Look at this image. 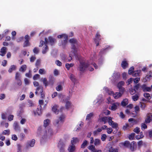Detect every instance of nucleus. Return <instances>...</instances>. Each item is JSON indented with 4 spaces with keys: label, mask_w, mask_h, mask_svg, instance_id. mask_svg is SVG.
<instances>
[{
    "label": "nucleus",
    "mask_w": 152,
    "mask_h": 152,
    "mask_svg": "<svg viewBox=\"0 0 152 152\" xmlns=\"http://www.w3.org/2000/svg\"><path fill=\"white\" fill-rule=\"evenodd\" d=\"M69 42L71 44L72 49V52L74 55H75L76 53H77V50L76 48L75 45L77 44V40L75 39H69Z\"/></svg>",
    "instance_id": "nucleus-1"
},
{
    "label": "nucleus",
    "mask_w": 152,
    "mask_h": 152,
    "mask_svg": "<svg viewBox=\"0 0 152 152\" xmlns=\"http://www.w3.org/2000/svg\"><path fill=\"white\" fill-rule=\"evenodd\" d=\"M88 66V63L81 61L80 62L79 66L78 68L80 71L83 72Z\"/></svg>",
    "instance_id": "nucleus-2"
},
{
    "label": "nucleus",
    "mask_w": 152,
    "mask_h": 152,
    "mask_svg": "<svg viewBox=\"0 0 152 152\" xmlns=\"http://www.w3.org/2000/svg\"><path fill=\"white\" fill-rule=\"evenodd\" d=\"M108 117L106 116H104L102 117L99 118L98 119V121L99 122H103L104 124H105L108 122Z\"/></svg>",
    "instance_id": "nucleus-3"
},
{
    "label": "nucleus",
    "mask_w": 152,
    "mask_h": 152,
    "mask_svg": "<svg viewBox=\"0 0 152 152\" xmlns=\"http://www.w3.org/2000/svg\"><path fill=\"white\" fill-rule=\"evenodd\" d=\"M25 39L26 40L24 42L23 45V46L24 47H26L28 46H29L30 45V43L29 42V40L30 39V38L28 35H26L25 36Z\"/></svg>",
    "instance_id": "nucleus-4"
},
{
    "label": "nucleus",
    "mask_w": 152,
    "mask_h": 152,
    "mask_svg": "<svg viewBox=\"0 0 152 152\" xmlns=\"http://www.w3.org/2000/svg\"><path fill=\"white\" fill-rule=\"evenodd\" d=\"M35 140L34 139H32L31 140L27 142L26 148H28L29 147H33L35 143Z\"/></svg>",
    "instance_id": "nucleus-5"
},
{
    "label": "nucleus",
    "mask_w": 152,
    "mask_h": 152,
    "mask_svg": "<svg viewBox=\"0 0 152 152\" xmlns=\"http://www.w3.org/2000/svg\"><path fill=\"white\" fill-rule=\"evenodd\" d=\"M95 37L96 39H94V42L96 44V46H97L99 45V43L98 41V42H97L96 39L100 40L101 39V35L99 34V33L98 32H97Z\"/></svg>",
    "instance_id": "nucleus-6"
},
{
    "label": "nucleus",
    "mask_w": 152,
    "mask_h": 152,
    "mask_svg": "<svg viewBox=\"0 0 152 152\" xmlns=\"http://www.w3.org/2000/svg\"><path fill=\"white\" fill-rule=\"evenodd\" d=\"M130 149L132 151H134L136 150V142L134 141L132 142L130 145Z\"/></svg>",
    "instance_id": "nucleus-7"
},
{
    "label": "nucleus",
    "mask_w": 152,
    "mask_h": 152,
    "mask_svg": "<svg viewBox=\"0 0 152 152\" xmlns=\"http://www.w3.org/2000/svg\"><path fill=\"white\" fill-rule=\"evenodd\" d=\"M152 120V113H149L147 115V118L145 119V122L146 123H149Z\"/></svg>",
    "instance_id": "nucleus-8"
},
{
    "label": "nucleus",
    "mask_w": 152,
    "mask_h": 152,
    "mask_svg": "<svg viewBox=\"0 0 152 152\" xmlns=\"http://www.w3.org/2000/svg\"><path fill=\"white\" fill-rule=\"evenodd\" d=\"M49 43L51 46H53L54 45L55 43L56 42V39L53 38L51 37H48Z\"/></svg>",
    "instance_id": "nucleus-9"
},
{
    "label": "nucleus",
    "mask_w": 152,
    "mask_h": 152,
    "mask_svg": "<svg viewBox=\"0 0 152 152\" xmlns=\"http://www.w3.org/2000/svg\"><path fill=\"white\" fill-rule=\"evenodd\" d=\"M141 88L144 92H149L151 91V88L150 87L147 86L145 84L141 86Z\"/></svg>",
    "instance_id": "nucleus-10"
},
{
    "label": "nucleus",
    "mask_w": 152,
    "mask_h": 152,
    "mask_svg": "<svg viewBox=\"0 0 152 152\" xmlns=\"http://www.w3.org/2000/svg\"><path fill=\"white\" fill-rule=\"evenodd\" d=\"M75 149L76 148L75 145L71 144L69 147L68 150L69 152H74Z\"/></svg>",
    "instance_id": "nucleus-11"
},
{
    "label": "nucleus",
    "mask_w": 152,
    "mask_h": 152,
    "mask_svg": "<svg viewBox=\"0 0 152 152\" xmlns=\"http://www.w3.org/2000/svg\"><path fill=\"white\" fill-rule=\"evenodd\" d=\"M14 128L16 131L20 132V127L18 124L17 122H15L13 125Z\"/></svg>",
    "instance_id": "nucleus-12"
},
{
    "label": "nucleus",
    "mask_w": 152,
    "mask_h": 152,
    "mask_svg": "<svg viewBox=\"0 0 152 152\" xmlns=\"http://www.w3.org/2000/svg\"><path fill=\"white\" fill-rule=\"evenodd\" d=\"M132 127V126L130 124H129L126 123L123 126L122 129L124 130H126L129 129Z\"/></svg>",
    "instance_id": "nucleus-13"
},
{
    "label": "nucleus",
    "mask_w": 152,
    "mask_h": 152,
    "mask_svg": "<svg viewBox=\"0 0 152 152\" xmlns=\"http://www.w3.org/2000/svg\"><path fill=\"white\" fill-rule=\"evenodd\" d=\"M106 47L104 49H102L99 52V54L100 55H102V54L105 53L106 50H109L110 48V46L107 45L106 46Z\"/></svg>",
    "instance_id": "nucleus-14"
},
{
    "label": "nucleus",
    "mask_w": 152,
    "mask_h": 152,
    "mask_svg": "<svg viewBox=\"0 0 152 152\" xmlns=\"http://www.w3.org/2000/svg\"><path fill=\"white\" fill-rule=\"evenodd\" d=\"M128 121L129 123V124L132 126V127L134 124H137V121L136 120L133 118H130L129 119Z\"/></svg>",
    "instance_id": "nucleus-15"
},
{
    "label": "nucleus",
    "mask_w": 152,
    "mask_h": 152,
    "mask_svg": "<svg viewBox=\"0 0 152 152\" xmlns=\"http://www.w3.org/2000/svg\"><path fill=\"white\" fill-rule=\"evenodd\" d=\"M128 66V63L126 60L123 61L121 64V66L123 69H125Z\"/></svg>",
    "instance_id": "nucleus-16"
},
{
    "label": "nucleus",
    "mask_w": 152,
    "mask_h": 152,
    "mask_svg": "<svg viewBox=\"0 0 152 152\" xmlns=\"http://www.w3.org/2000/svg\"><path fill=\"white\" fill-rule=\"evenodd\" d=\"M6 48L5 47H3L1 49L0 51V55L2 56H4L6 53Z\"/></svg>",
    "instance_id": "nucleus-17"
},
{
    "label": "nucleus",
    "mask_w": 152,
    "mask_h": 152,
    "mask_svg": "<svg viewBox=\"0 0 152 152\" xmlns=\"http://www.w3.org/2000/svg\"><path fill=\"white\" fill-rule=\"evenodd\" d=\"M125 113L127 114L130 115L132 117H134L136 116V113H131L130 110L128 109H126L125 111Z\"/></svg>",
    "instance_id": "nucleus-18"
},
{
    "label": "nucleus",
    "mask_w": 152,
    "mask_h": 152,
    "mask_svg": "<svg viewBox=\"0 0 152 152\" xmlns=\"http://www.w3.org/2000/svg\"><path fill=\"white\" fill-rule=\"evenodd\" d=\"M58 106L55 105L52 108V110L55 113L58 114L59 112V110L58 109Z\"/></svg>",
    "instance_id": "nucleus-19"
},
{
    "label": "nucleus",
    "mask_w": 152,
    "mask_h": 152,
    "mask_svg": "<svg viewBox=\"0 0 152 152\" xmlns=\"http://www.w3.org/2000/svg\"><path fill=\"white\" fill-rule=\"evenodd\" d=\"M64 39L62 41L61 45L63 46L64 48L65 47L66 45L67 42V40L68 39V36H65V38H64Z\"/></svg>",
    "instance_id": "nucleus-20"
},
{
    "label": "nucleus",
    "mask_w": 152,
    "mask_h": 152,
    "mask_svg": "<svg viewBox=\"0 0 152 152\" xmlns=\"http://www.w3.org/2000/svg\"><path fill=\"white\" fill-rule=\"evenodd\" d=\"M34 113L35 115H39L42 114L41 110H39L38 108H37L36 110L34 111Z\"/></svg>",
    "instance_id": "nucleus-21"
},
{
    "label": "nucleus",
    "mask_w": 152,
    "mask_h": 152,
    "mask_svg": "<svg viewBox=\"0 0 152 152\" xmlns=\"http://www.w3.org/2000/svg\"><path fill=\"white\" fill-rule=\"evenodd\" d=\"M79 140L76 137H73L72 138V140H71V144L75 145L77 142H78Z\"/></svg>",
    "instance_id": "nucleus-22"
},
{
    "label": "nucleus",
    "mask_w": 152,
    "mask_h": 152,
    "mask_svg": "<svg viewBox=\"0 0 152 152\" xmlns=\"http://www.w3.org/2000/svg\"><path fill=\"white\" fill-rule=\"evenodd\" d=\"M122 95L119 92H116L113 94V96L115 99H117L121 97Z\"/></svg>",
    "instance_id": "nucleus-23"
},
{
    "label": "nucleus",
    "mask_w": 152,
    "mask_h": 152,
    "mask_svg": "<svg viewBox=\"0 0 152 152\" xmlns=\"http://www.w3.org/2000/svg\"><path fill=\"white\" fill-rule=\"evenodd\" d=\"M65 107L67 109H69L71 107L72 105L71 102H70L67 101L66 102Z\"/></svg>",
    "instance_id": "nucleus-24"
},
{
    "label": "nucleus",
    "mask_w": 152,
    "mask_h": 152,
    "mask_svg": "<svg viewBox=\"0 0 152 152\" xmlns=\"http://www.w3.org/2000/svg\"><path fill=\"white\" fill-rule=\"evenodd\" d=\"M40 92L41 96V98L43 99L45 98V93L43 91V88L42 86L41 87V90L40 91Z\"/></svg>",
    "instance_id": "nucleus-25"
},
{
    "label": "nucleus",
    "mask_w": 152,
    "mask_h": 152,
    "mask_svg": "<svg viewBox=\"0 0 152 152\" xmlns=\"http://www.w3.org/2000/svg\"><path fill=\"white\" fill-rule=\"evenodd\" d=\"M93 115L94 114L93 113H91L89 114H87L86 117V120L87 121L90 120Z\"/></svg>",
    "instance_id": "nucleus-26"
},
{
    "label": "nucleus",
    "mask_w": 152,
    "mask_h": 152,
    "mask_svg": "<svg viewBox=\"0 0 152 152\" xmlns=\"http://www.w3.org/2000/svg\"><path fill=\"white\" fill-rule=\"evenodd\" d=\"M16 66L14 65H12L10 66V68L8 70V72L9 73H11L12 71L15 70Z\"/></svg>",
    "instance_id": "nucleus-27"
},
{
    "label": "nucleus",
    "mask_w": 152,
    "mask_h": 152,
    "mask_svg": "<svg viewBox=\"0 0 152 152\" xmlns=\"http://www.w3.org/2000/svg\"><path fill=\"white\" fill-rule=\"evenodd\" d=\"M50 123V121L49 119H47L44 121V126L46 127L48 126Z\"/></svg>",
    "instance_id": "nucleus-28"
},
{
    "label": "nucleus",
    "mask_w": 152,
    "mask_h": 152,
    "mask_svg": "<svg viewBox=\"0 0 152 152\" xmlns=\"http://www.w3.org/2000/svg\"><path fill=\"white\" fill-rule=\"evenodd\" d=\"M109 152H118V148L115 149L112 147H111L109 149Z\"/></svg>",
    "instance_id": "nucleus-29"
},
{
    "label": "nucleus",
    "mask_w": 152,
    "mask_h": 152,
    "mask_svg": "<svg viewBox=\"0 0 152 152\" xmlns=\"http://www.w3.org/2000/svg\"><path fill=\"white\" fill-rule=\"evenodd\" d=\"M27 66L26 65H23L20 67L19 70L22 72H24L26 70Z\"/></svg>",
    "instance_id": "nucleus-30"
},
{
    "label": "nucleus",
    "mask_w": 152,
    "mask_h": 152,
    "mask_svg": "<svg viewBox=\"0 0 152 152\" xmlns=\"http://www.w3.org/2000/svg\"><path fill=\"white\" fill-rule=\"evenodd\" d=\"M128 99H124L121 102V105L123 106H126L128 103Z\"/></svg>",
    "instance_id": "nucleus-31"
},
{
    "label": "nucleus",
    "mask_w": 152,
    "mask_h": 152,
    "mask_svg": "<svg viewBox=\"0 0 152 152\" xmlns=\"http://www.w3.org/2000/svg\"><path fill=\"white\" fill-rule=\"evenodd\" d=\"M76 55V54L75 55H74L73 53V52H71V53L69 54V56L67 58V61H70L72 59V56H75Z\"/></svg>",
    "instance_id": "nucleus-32"
},
{
    "label": "nucleus",
    "mask_w": 152,
    "mask_h": 152,
    "mask_svg": "<svg viewBox=\"0 0 152 152\" xmlns=\"http://www.w3.org/2000/svg\"><path fill=\"white\" fill-rule=\"evenodd\" d=\"M74 65V64L71 63L68 64L67 63L65 65V67L68 70H69L70 68L71 67H72Z\"/></svg>",
    "instance_id": "nucleus-33"
},
{
    "label": "nucleus",
    "mask_w": 152,
    "mask_h": 152,
    "mask_svg": "<svg viewBox=\"0 0 152 152\" xmlns=\"http://www.w3.org/2000/svg\"><path fill=\"white\" fill-rule=\"evenodd\" d=\"M48 50V48L47 45L45 46V47H43V48L42 53L43 54H45L46 53Z\"/></svg>",
    "instance_id": "nucleus-34"
},
{
    "label": "nucleus",
    "mask_w": 152,
    "mask_h": 152,
    "mask_svg": "<svg viewBox=\"0 0 152 152\" xmlns=\"http://www.w3.org/2000/svg\"><path fill=\"white\" fill-rule=\"evenodd\" d=\"M117 108V106L116 104L115 103H113L111 106V108H110L112 110L114 111Z\"/></svg>",
    "instance_id": "nucleus-35"
},
{
    "label": "nucleus",
    "mask_w": 152,
    "mask_h": 152,
    "mask_svg": "<svg viewBox=\"0 0 152 152\" xmlns=\"http://www.w3.org/2000/svg\"><path fill=\"white\" fill-rule=\"evenodd\" d=\"M42 82L46 87L48 85V82L47 81L46 78H43L42 80Z\"/></svg>",
    "instance_id": "nucleus-36"
},
{
    "label": "nucleus",
    "mask_w": 152,
    "mask_h": 152,
    "mask_svg": "<svg viewBox=\"0 0 152 152\" xmlns=\"http://www.w3.org/2000/svg\"><path fill=\"white\" fill-rule=\"evenodd\" d=\"M87 143L88 141L86 140H85L81 145V148H84L87 145Z\"/></svg>",
    "instance_id": "nucleus-37"
},
{
    "label": "nucleus",
    "mask_w": 152,
    "mask_h": 152,
    "mask_svg": "<svg viewBox=\"0 0 152 152\" xmlns=\"http://www.w3.org/2000/svg\"><path fill=\"white\" fill-rule=\"evenodd\" d=\"M124 84V82L123 81L119 82L117 84V87L118 88H121L122 87V86Z\"/></svg>",
    "instance_id": "nucleus-38"
},
{
    "label": "nucleus",
    "mask_w": 152,
    "mask_h": 152,
    "mask_svg": "<svg viewBox=\"0 0 152 152\" xmlns=\"http://www.w3.org/2000/svg\"><path fill=\"white\" fill-rule=\"evenodd\" d=\"M88 148L89 150H91L92 152H94L95 151L96 149L95 148V146L93 145H91L89 146Z\"/></svg>",
    "instance_id": "nucleus-39"
},
{
    "label": "nucleus",
    "mask_w": 152,
    "mask_h": 152,
    "mask_svg": "<svg viewBox=\"0 0 152 152\" xmlns=\"http://www.w3.org/2000/svg\"><path fill=\"white\" fill-rule=\"evenodd\" d=\"M139 97V96L137 94H135L132 96V99L133 101H137Z\"/></svg>",
    "instance_id": "nucleus-40"
},
{
    "label": "nucleus",
    "mask_w": 152,
    "mask_h": 152,
    "mask_svg": "<svg viewBox=\"0 0 152 152\" xmlns=\"http://www.w3.org/2000/svg\"><path fill=\"white\" fill-rule=\"evenodd\" d=\"M39 73L40 74H45L46 73V72L44 69H41L39 70Z\"/></svg>",
    "instance_id": "nucleus-41"
},
{
    "label": "nucleus",
    "mask_w": 152,
    "mask_h": 152,
    "mask_svg": "<svg viewBox=\"0 0 152 152\" xmlns=\"http://www.w3.org/2000/svg\"><path fill=\"white\" fill-rule=\"evenodd\" d=\"M134 68L133 66L130 67L128 70V73L129 75H131L134 72Z\"/></svg>",
    "instance_id": "nucleus-42"
},
{
    "label": "nucleus",
    "mask_w": 152,
    "mask_h": 152,
    "mask_svg": "<svg viewBox=\"0 0 152 152\" xmlns=\"http://www.w3.org/2000/svg\"><path fill=\"white\" fill-rule=\"evenodd\" d=\"M123 144L126 147H129L130 146V144L128 141H125L124 143H123Z\"/></svg>",
    "instance_id": "nucleus-43"
},
{
    "label": "nucleus",
    "mask_w": 152,
    "mask_h": 152,
    "mask_svg": "<svg viewBox=\"0 0 152 152\" xmlns=\"http://www.w3.org/2000/svg\"><path fill=\"white\" fill-rule=\"evenodd\" d=\"M144 96L147 99L150 100L151 98L150 94L148 93H145L144 94Z\"/></svg>",
    "instance_id": "nucleus-44"
},
{
    "label": "nucleus",
    "mask_w": 152,
    "mask_h": 152,
    "mask_svg": "<svg viewBox=\"0 0 152 152\" xmlns=\"http://www.w3.org/2000/svg\"><path fill=\"white\" fill-rule=\"evenodd\" d=\"M108 123L110 125H112L115 123L112 120V118L111 117H108Z\"/></svg>",
    "instance_id": "nucleus-45"
},
{
    "label": "nucleus",
    "mask_w": 152,
    "mask_h": 152,
    "mask_svg": "<svg viewBox=\"0 0 152 152\" xmlns=\"http://www.w3.org/2000/svg\"><path fill=\"white\" fill-rule=\"evenodd\" d=\"M100 140L99 139H95L94 141V144L95 145H98L100 144Z\"/></svg>",
    "instance_id": "nucleus-46"
},
{
    "label": "nucleus",
    "mask_w": 152,
    "mask_h": 152,
    "mask_svg": "<svg viewBox=\"0 0 152 152\" xmlns=\"http://www.w3.org/2000/svg\"><path fill=\"white\" fill-rule=\"evenodd\" d=\"M10 134V131L9 129L5 130L2 132V134L4 135H9Z\"/></svg>",
    "instance_id": "nucleus-47"
},
{
    "label": "nucleus",
    "mask_w": 152,
    "mask_h": 152,
    "mask_svg": "<svg viewBox=\"0 0 152 152\" xmlns=\"http://www.w3.org/2000/svg\"><path fill=\"white\" fill-rule=\"evenodd\" d=\"M20 79V75L18 72H16L15 77V80Z\"/></svg>",
    "instance_id": "nucleus-48"
},
{
    "label": "nucleus",
    "mask_w": 152,
    "mask_h": 152,
    "mask_svg": "<svg viewBox=\"0 0 152 152\" xmlns=\"http://www.w3.org/2000/svg\"><path fill=\"white\" fill-rule=\"evenodd\" d=\"M111 126L112 128L115 129L117 131L118 130V124L117 123H114V124H113Z\"/></svg>",
    "instance_id": "nucleus-49"
},
{
    "label": "nucleus",
    "mask_w": 152,
    "mask_h": 152,
    "mask_svg": "<svg viewBox=\"0 0 152 152\" xmlns=\"http://www.w3.org/2000/svg\"><path fill=\"white\" fill-rule=\"evenodd\" d=\"M135 134L134 133H132L129 136V138L130 140H132L134 138L135 136Z\"/></svg>",
    "instance_id": "nucleus-50"
},
{
    "label": "nucleus",
    "mask_w": 152,
    "mask_h": 152,
    "mask_svg": "<svg viewBox=\"0 0 152 152\" xmlns=\"http://www.w3.org/2000/svg\"><path fill=\"white\" fill-rule=\"evenodd\" d=\"M133 131L137 134H138L140 131V128L138 127H136L134 128Z\"/></svg>",
    "instance_id": "nucleus-51"
},
{
    "label": "nucleus",
    "mask_w": 152,
    "mask_h": 152,
    "mask_svg": "<svg viewBox=\"0 0 152 152\" xmlns=\"http://www.w3.org/2000/svg\"><path fill=\"white\" fill-rule=\"evenodd\" d=\"M16 81L17 84L19 86H21L22 84V82L21 79L15 80Z\"/></svg>",
    "instance_id": "nucleus-52"
},
{
    "label": "nucleus",
    "mask_w": 152,
    "mask_h": 152,
    "mask_svg": "<svg viewBox=\"0 0 152 152\" xmlns=\"http://www.w3.org/2000/svg\"><path fill=\"white\" fill-rule=\"evenodd\" d=\"M69 78L73 82H75L76 81V79L75 77L72 74H71Z\"/></svg>",
    "instance_id": "nucleus-53"
},
{
    "label": "nucleus",
    "mask_w": 152,
    "mask_h": 152,
    "mask_svg": "<svg viewBox=\"0 0 152 152\" xmlns=\"http://www.w3.org/2000/svg\"><path fill=\"white\" fill-rule=\"evenodd\" d=\"M118 88L119 91V92L122 95L124 91V88L122 87L121 88Z\"/></svg>",
    "instance_id": "nucleus-54"
},
{
    "label": "nucleus",
    "mask_w": 152,
    "mask_h": 152,
    "mask_svg": "<svg viewBox=\"0 0 152 152\" xmlns=\"http://www.w3.org/2000/svg\"><path fill=\"white\" fill-rule=\"evenodd\" d=\"M42 87V86H39L37 88L36 91L35 92L36 95H37V94L38 91H39L40 92V91L41 90V87Z\"/></svg>",
    "instance_id": "nucleus-55"
},
{
    "label": "nucleus",
    "mask_w": 152,
    "mask_h": 152,
    "mask_svg": "<svg viewBox=\"0 0 152 152\" xmlns=\"http://www.w3.org/2000/svg\"><path fill=\"white\" fill-rule=\"evenodd\" d=\"M14 115H9L8 117V120L9 121H12L14 118Z\"/></svg>",
    "instance_id": "nucleus-56"
},
{
    "label": "nucleus",
    "mask_w": 152,
    "mask_h": 152,
    "mask_svg": "<svg viewBox=\"0 0 152 152\" xmlns=\"http://www.w3.org/2000/svg\"><path fill=\"white\" fill-rule=\"evenodd\" d=\"M61 58L62 60H64V61H67V58L66 55L64 54H62L61 56Z\"/></svg>",
    "instance_id": "nucleus-57"
},
{
    "label": "nucleus",
    "mask_w": 152,
    "mask_h": 152,
    "mask_svg": "<svg viewBox=\"0 0 152 152\" xmlns=\"http://www.w3.org/2000/svg\"><path fill=\"white\" fill-rule=\"evenodd\" d=\"M40 61L39 59H37L35 63V66L36 67H38L40 66Z\"/></svg>",
    "instance_id": "nucleus-58"
},
{
    "label": "nucleus",
    "mask_w": 152,
    "mask_h": 152,
    "mask_svg": "<svg viewBox=\"0 0 152 152\" xmlns=\"http://www.w3.org/2000/svg\"><path fill=\"white\" fill-rule=\"evenodd\" d=\"M56 64L58 66H61L62 65V63L58 60H56L55 62Z\"/></svg>",
    "instance_id": "nucleus-59"
},
{
    "label": "nucleus",
    "mask_w": 152,
    "mask_h": 152,
    "mask_svg": "<svg viewBox=\"0 0 152 152\" xmlns=\"http://www.w3.org/2000/svg\"><path fill=\"white\" fill-rule=\"evenodd\" d=\"M107 137L106 135L105 134H103L101 136V140L102 141H105Z\"/></svg>",
    "instance_id": "nucleus-60"
},
{
    "label": "nucleus",
    "mask_w": 152,
    "mask_h": 152,
    "mask_svg": "<svg viewBox=\"0 0 152 152\" xmlns=\"http://www.w3.org/2000/svg\"><path fill=\"white\" fill-rule=\"evenodd\" d=\"M65 118V116L63 114L61 115L60 117H59V119L61 121H63L64 120Z\"/></svg>",
    "instance_id": "nucleus-61"
},
{
    "label": "nucleus",
    "mask_w": 152,
    "mask_h": 152,
    "mask_svg": "<svg viewBox=\"0 0 152 152\" xmlns=\"http://www.w3.org/2000/svg\"><path fill=\"white\" fill-rule=\"evenodd\" d=\"M12 139L13 140L16 141L18 140V137L15 134H14L12 136Z\"/></svg>",
    "instance_id": "nucleus-62"
},
{
    "label": "nucleus",
    "mask_w": 152,
    "mask_h": 152,
    "mask_svg": "<svg viewBox=\"0 0 152 152\" xmlns=\"http://www.w3.org/2000/svg\"><path fill=\"white\" fill-rule=\"evenodd\" d=\"M34 53L35 54H37L39 52V50L37 48L35 47L33 50Z\"/></svg>",
    "instance_id": "nucleus-63"
},
{
    "label": "nucleus",
    "mask_w": 152,
    "mask_h": 152,
    "mask_svg": "<svg viewBox=\"0 0 152 152\" xmlns=\"http://www.w3.org/2000/svg\"><path fill=\"white\" fill-rule=\"evenodd\" d=\"M56 90L58 91H60L62 89V87L61 85L58 86L56 88Z\"/></svg>",
    "instance_id": "nucleus-64"
}]
</instances>
